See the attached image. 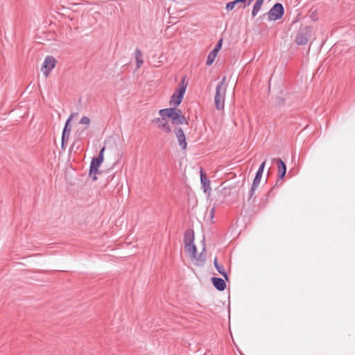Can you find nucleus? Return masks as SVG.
<instances>
[{
    "label": "nucleus",
    "instance_id": "obj_15",
    "mask_svg": "<svg viewBox=\"0 0 355 355\" xmlns=\"http://www.w3.org/2000/svg\"><path fill=\"white\" fill-rule=\"evenodd\" d=\"M72 117H73L72 115H71L68 118L67 121L65 122L64 127V129L62 130V137H63L69 139L71 129L70 122H71V120L72 119Z\"/></svg>",
    "mask_w": 355,
    "mask_h": 355
},
{
    "label": "nucleus",
    "instance_id": "obj_2",
    "mask_svg": "<svg viewBox=\"0 0 355 355\" xmlns=\"http://www.w3.org/2000/svg\"><path fill=\"white\" fill-rule=\"evenodd\" d=\"M273 162L277 165L278 168V175H277V180L276 181L275 184L268 191L266 196V198L272 197L275 195L274 190L276 187H279L282 185L283 184V179L285 177L286 173V165L284 161L282 160L280 158H275L273 159Z\"/></svg>",
    "mask_w": 355,
    "mask_h": 355
},
{
    "label": "nucleus",
    "instance_id": "obj_16",
    "mask_svg": "<svg viewBox=\"0 0 355 355\" xmlns=\"http://www.w3.org/2000/svg\"><path fill=\"white\" fill-rule=\"evenodd\" d=\"M196 261L195 264L197 266H202L205 263L206 261V254H205V247L204 246L202 252L199 255L196 254V258L194 259Z\"/></svg>",
    "mask_w": 355,
    "mask_h": 355
},
{
    "label": "nucleus",
    "instance_id": "obj_9",
    "mask_svg": "<svg viewBox=\"0 0 355 355\" xmlns=\"http://www.w3.org/2000/svg\"><path fill=\"white\" fill-rule=\"evenodd\" d=\"M174 132L175 133L176 137L178 140L179 146H180L182 150H186L187 146V143L186 141V136L184 132V130L182 128H176L174 129Z\"/></svg>",
    "mask_w": 355,
    "mask_h": 355
},
{
    "label": "nucleus",
    "instance_id": "obj_7",
    "mask_svg": "<svg viewBox=\"0 0 355 355\" xmlns=\"http://www.w3.org/2000/svg\"><path fill=\"white\" fill-rule=\"evenodd\" d=\"M313 28L311 26H302L295 37V42L297 45H305L309 41L312 35Z\"/></svg>",
    "mask_w": 355,
    "mask_h": 355
},
{
    "label": "nucleus",
    "instance_id": "obj_21",
    "mask_svg": "<svg viewBox=\"0 0 355 355\" xmlns=\"http://www.w3.org/2000/svg\"><path fill=\"white\" fill-rule=\"evenodd\" d=\"M217 53H218L214 51L213 49L209 52L207 58V65L210 66L211 64H212L217 55Z\"/></svg>",
    "mask_w": 355,
    "mask_h": 355
},
{
    "label": "nucleus",
    "instance_id": "obj_25",
    "mask_svg": "<svg viewBox=\"0 0 355 355\" xmlns=\"http://www.w3.org/2000/svg\"><path fill=\"white\" fill-rule=\"evenodd\" d=\"M222 44H223V39H220L218 41V42L216 43V46L213 50L218 53L222 47Z\"/></svg>",
    "mask_w": 355,
    "mask_h": 355
},
{
    "label": "nucleus",
    "instance_id": "obj_30",
    "mask_svg": "<svg viewBox=\"0 0 355 355\" xmlns=\"http://www.w3.org/2000/svg\"><path fill=\"white\" fill-rule=\"evenodd\" d=\"M300 20V14H298L292 21V25L297 23Z\"/></svg>",
    "mask_w": 355,
    "mask_h": 355
},
{
    "label": "nucleus",
    "instance_id": "obj_23",
    "mask_svg": "<svg viewBox=\"0 0 355 355\" xmlns=\"http://www.w3.org/2000/svg\"><path fill=\"white\" fill-rule=\"evenodd\" d=\"M310 12V18L313 21H317L318 19V10L316 9L313 10V8H311Z\"/></svg>",
    "mask_w": 355,
    "mask_h": 355
},
{
    "label": "nucleus",
    "instance_id": "obj_27",
    "mask_svg": "<svg viewBox=\"0 0 355 355\" xmlns=\"http://www.w3.org/2000/svg\"><path fill=\"white\" fill-rule=\"evenodd\" d=\"M261 178L259 177L258 175H255V177L253 180L252 184L254 186H259L260 182H261Z\"/></svg>",
    "mask_w": 355,
    "mask_h": 355
},
{
    "label": "nucleus",
    "instance_id": "obj_8",
    "mask_svg": "<svg viewBox=\"0 0 355 355\" xmlns=\"http://www.w3.org/2000/svg\"><path fill=\"white\" fill-rule=\"evenodd\" d=\"M56 62L57 60L54 57L51 55L46 56L42 67L44 75L47 77L51 70L55 67Z\"/></svg>",
    "mask_w": 355,
    "mask_h": 355
},
{
    "label": "nucleus",
    "instance_id": "obj_10",
    "mask_svg": "<svg viewBox=\"0 0 355 355\" xmlns=\"http://www.w3.org/2000/svg\"><path fill=\"white\" fill-rule=\"evenodd\" d=\"M152 122L157 123V128L164 131L166 133H170L171 132V128L166 119H163V117L160 116V118H155L152 120Z\"/></svg>",
    "mask_w": 355,
    "mask_h": 355
},
{
    "label": "nucleus",
    "instance_id": "obj_33",
    "mask_svg": "<svg viewBox=\"0 0 355 355\" xmlns=\"http://www.w3.org/2000/svg\"><path fill=\"white\" fill-rule=\"evenodd\" d=\"M79 143H80V141H79L78 140L73 141V144H72V145H71V148H73V146H75L76 144H78V145H77V148H78V146H79Z\"/></svg>",
    "mask_w": 355,
    "mask_h": 355
},
{
    "label": "nucleus",
    "instance_id": "obj_14",
    "mask_svg": "<svg viewBox=\"0 0 355 355\" xmlns=\"http://www.w3.org/2000/svg\"><path fill=\"white\" fill-rule=\"evenodd\" d=\"M200 182L205 192H207L208 189H211L209 187L210 180L207 178L202 169L200 170Z\"/></svg>",
    "mask_w": 355,
    "mask_h": 355
},
{
    "label": "nucleus",
    "instance_id": "obj_19",
    "mask_svg": "<svg viewBox=\"0 0 355 355\" xmlns=\"http://www.w3.org/2000/svg\"><path fill=\"white\" fill-rule=\"evenodd\" d=\"M251 2L252 1H229V3H227L226 5L225 8L227 11H231L234 8L236 4L239 3H244L245 4L243 6V8H245L247 6H249L251 3Z\"/></svg>",
    "mask_w": 355,
    "mask_h": 355
},
{
    "label": "nucleus",
    "instance_id": "obj_29",
    "mask_svg": "<svg viewBox=\"0 0 355 355\" xmlns=\"http://www.w3.org/2000/svg\"><path fill=\"white\" fill-rule=\"evenodd\" d=\"M68 140H69L68 138L62 137V139H61V148L63 150L65 149V146L67 145Z\"/></svg>",
    "mask_w": 355,
    "mask_h": 355
},
{
    "label": "nucleus",
    "instance_id": "obj_1",
    "mask_svg": "<svg viewBox=\"0 0 355 355\" xmlns=\"http://www.w3.org/2000/svg\"><path fill=\"white\" fill-rule=\"evenodd\" d=\"M159 114L163 119H170L174 125L189 124L188 119L177 107L162 109Z\"/></svg>",
    "mask_w": 355,
    "mask_h": 355
},
{
    "label": "nucleus",
    "instance_id": "obj_6",
    "mask_svg": "<svg viewBox=\"0 0 355 355\" xmlns=\"http://www.w3.org/2000/svg\"><path fill=\"white\" fill-rule=\"evenodd\" d=\"M284 14V8L282 3H276L266 14L259 17V19H263L268 15L269 21H276L282 18Z\"/></svg>",
    "mask_w": 355,
    "mask_h": 355
},
{
    "label": "nucleus",
    "instance_id": "obj_28",
    "mask_svg": "<svg viewBox=\"0 0 355 355\" xmlns=\"http://www.w3.org/2000/svg\"><path fill=\"white\" fill-rule=\"evenodd\" d=\"M174 2H175V4L173 5V8H172L171 6H170L168 8V11L169 13L173 14V10L177 9V6L180 3V1H175Z\"/></svg>",
    "mask_w": 355,
    "mask_h": 355
},
{
    "label": "nucleus",
    "instance_id": "obj_11",
    "mask_svg": "<svg viewBox=\"0 0 355 355\" xmlns=\"http://www.w3.org/2000/svg\"><path fill=\"white\" fill-rule=\"evenodd\" d=\"M211 282L214 286L219 291H223L226 288L225 281L220 277H211Z\"/></svg>",
    "mask_w": 355,
    "mask_h": 355
},
{
    "label": "nucleus",
    "instance_id": "obj_35",
    "mask_svg": "<svg viewBox=\"0 0 355 355\" xmlns=\"http://www.w3.org/2000/svg\"><path fill=\"white\" fill-rule=\"evenodd\" d=\"M79 3H71V6H77L78 5Z\"/></svg>",
    "mask_w": 355,
    "mask_h": 355
},
{
    "label": "nucleus",
    "instance_id": "obj_26",
    "mask_svg": "<svg viewBox=\"0 0 355 355\" xmlns=\"http://www.w3.org/2000/svg\"><path fill=\"white\" fill-rule=\"evenodd\" d=\"M285 101H285V99H284V98L279 96V97H277V99H276V104H277L278 106L281 107V106L284 105V104H285Z\"/></svg>",
    "mask_w": 355,
    "mask_h": 355
},
{
    "label": "nucleus",
    "instance_id": "obj_20",
    "mask_svg": "<svg viewBox=\"0 0 355 355\" xmlns=\"http://www.w3.org/2000/svg\"><path fill=\"white\" fill-rule=\"evenodd\" d=\"M258 186H254L252 184L251 188L248 193V202H254L256 199V196H254V192L257 189Z\"/></svg>",
    "mask_w": 355,
    "mask_h": 355
},
{
    "label": "nucleus",
    "instance_id": "obj_13",
    "mask_svg": "<svg viewBox=\"0 0 355 355\" xmlns=\"http://www.w3.org/2000/svg\"><path fill=\"white\" fill-rule=\"evenodd\" d=\"M214 266L218 272L220 273L226 281H229V276L227 272L224 269L223 265L218 262L216 257L214 260Z\"/></svg>",
    "mask_w": 355,
    "mask_h": 355
},
{
    "label": "nucleus",
    "instance_id": "obj_17",
    "mask_svg": "<svg viewBox=\"0 0 355 355\" xmlns=\"http://www.w3.org/2000/svg\"><path fill=\"white\" fill-rule=\"evenodd\" d=\"M135 60H136L137 67L140 68L141 67L142 64L144 63V60L142 58L143 53L139 48H137L135 49Z\"/></svg>",
    "mask_w": 355,
    "mask_h": 355
},
{
    "label": "nucleus",
    "instance_id": "obj_31",
    "mask_svg": "<svg viewBox=\"0 0 355 355\" xmlns=\"http://www.w3.org/2000/svg\"><path fill=\"white\" fill-rule=\"evenodd\" d=\"M265 164H266V161L263 162L261 165L259 166V170L261 171H263L264 170V167H265Z\"/></svg>",
    "mask_w": 355,
    "mask_h": 355
},
{
    "label": "nucleus",
    "instance_id": "obj_24",
    "mask_svg": "<svg viewBox=\"0 0 355 355\" xmlns=\"http://www.w3.org/2000/svg\"><path fill=\"white\" fill-rule=\"evenodd\" d=\"M80 124H85V125H89V123H90V119L88 116H83L80 120V122H79Z\"/></svg>",
    "mask_w": 355,
    "mask_h": 355
},
{
    "label": "nucleus",
    "instance_id": "obj_4",
    "mask_svg": "<svg viewBox=\"0 0 355 355\" xmlns=\"http://www.w3.org/2000/svg\"><path fill=\"white\" fill-rule=\"evenodd\" d=\"M104 151H105V146H103L101 149V150L98 153V155L96 157H93L91 161L90 166H89V175L90 177H92L93 181H96L97 180V177H96L97 174L101 173V171H99L98 168L103 162Z\"/></svg>",
    "mask_w": 355,
    "mask_h": 355
},
{
    "label": "nucleus",
    "instance_id": "obj_3",
    "mask_svg": "<svg viewBox=\"0 0 355 355\" xmlns=\"http://www.w3.org/2000/svg\"><path fill=\"white\" fill-rule=\"evenodd\" d=\"M225 80L226 77H224L218 84L216 88L214 105L217 110H221L224 109L225 96L226 93V86H225Z\"/></svg>",
    "mask_w": 355,
    "mask_h": 355
},
{
    "label": "nucleus",
    "instance_id": "obj_34",
    "mask_svg": "<svg viewBox=\"0 0 355 355\" xmlns=\"http://www.w3.org/2000/svg\"><path fill=\"white\" fill-rule=\"evenodd\" d=\"M68 8L65 6H62V8H58L59 10H65V9H67Z\"/></svg>",
    "mask_w": 355,
    "mask_h": 355
},
{
    "label": "nucleus",
    "instance_id": "obj_32",
    "mask_svg": "<svg viewBox=\"0 0 355 355\" xmlns=\"http://www.w3.org/2000/svg\"><path fill=\"white\" fill-rule=\"evenodd\" d=\"M263 173V171H261L258 169L255 175H258L259 177L262 178Z\"/></svg>",
    "mask_w": 355,
    "mask_h": 355
},
{
    "label": "nucleus",
    "instance_id": "obj_22",
    "mask_svg": "<svg viewBox=\"0 0 355 355\" xmlns=\"http://www.w3.org/2000/svg\"><path fill=\"white\" fill-rule=\"evenodd\" d=\"M263 1H255L252 11V17H254L258 12L260 10Z\"/></svg>",
    "mask_w": 355,
    "mask_h": 355
},
{
    "label": "nucleus",
    "instance_id": "obj_18",
    "mask_svg": "<svg viewBox=\"0 0 355 355\" xmlns=\"http://www.w3.org/2000/svg\"><path fill=\"white\" fill-rule=\"evenodd\" d=\"M185 250L190 254V257L191 259H194L196 257L197 254V248L194 243L189 244V245H185Z\"/></svg>",
    "mask_w": 355,
    "mask_h": 355
},
{
    "label": "nucleus",
    "instance_id": "obj_5",
    "mask_svg": "<svg viewBox=\"0 0 355 355\" xmlns=\"http://www.w3.org/2000/svg\"><path fill=\"white\" fill-rule=\"evenodd\" d=\"M185 78L186 76L182 78L179 84L178 89L171 96L169 101L171 105L178 107L182 103L187 87V83H185Z\"/></svg>",
    "mask_w": 355,
    "mask_h": 355
},
{
    "label": "nucleus",
    "instance_id": "obj_12",
    "mask_svg": "<svg viewBox=\"0 0 355 355\" xmlns=\"http://www.w3.org/2000/svg\"><path fill=\"white\" fill-rule=\"evenodd\" d=\"M195 234L192 229H187L184 234V244L189 245V244L194 243Z\"/></svg>",
    "mask_w": 355,
    "mask_h": 355
}]
</instances>
